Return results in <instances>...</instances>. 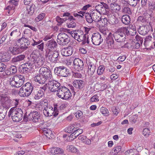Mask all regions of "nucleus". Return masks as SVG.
Returning a JSON list of instances; mask_svg holds the SVG:
<instances>
[{
	"label": "nucleus",
	"instance_id": "nucleus-50",
	"mask_svg": "<svg viewBox=\"0 0 155 155\" xmlns=\"http://www.w3.org/2000/svg\"><path fill=\"white\" fill-rule=\"evenodd\" d=\"M101 26H104L106 25H107V23L108 22V19L106 18H101L100 20V21L99 22Z\"/></svg>",
	"mask_w": 155,
	"mask_h": 155
},
{
	"label": "nucleus",
	"instance_id": "nucleus-13",
	"mask_svg": "<svg viewBox=\"0 0 155 155\" xmlns=\"http://www.w3.org/2000/svg\"><path fill=\"white\" fill-rule=\"evenodd\" d=\"M73 86L75 88V91L82 90L85 86V82L81 80H75L73 83Z\"/></svg>",
	"mask_w": 155,
	"mask_h": 155
},
{
	"label": "nucleus",
	"instance_id": "nucleus-6",
	"mask_svg": "<svg viewBox=\"0 0 155 155\" xmlns=\"http://www.w3.org/2000/svg\"><path fill=\"white\" fill-rule=\"evenodd\" d=\"M70 41V37L68 35L64 33H60L58 35L57 42L59 45H65L68 44Z\"/></svg>",
	"mask_w": 155,
	"mask_h": 155
},
{
	"label": "nucleus",
	"instance_id": "nucleus-11",
	"mask_svg": "<svg viewBox=\"0 0 155 155\" xmlns=\"http://www.w3.org/2000/svg\"><path fill=\"white\" fill-rule=\"evenodd\" d=\"M74 68L78 71L83 70L84 68L83 61L78 58H75L73 61Z\"/></svg>",
	"mask_w": 155,
	"mask_h": 155
},
{
	"label": "nucleus",
	"instance_id": "nucleus-3",
	"mask_svg": "<svg viewBox=\"0 0 155 155\" xmlns=\"http://www.w3.org/2000/svg\"><path fill=\"white\" fill-rule=\"evenodd\" d=\"M44 114L46 117H50L53 115L57 116L58 114V110L57 108L54 107V108L51 105L45 107L43 110Z\"/></svg>",
	"mask_w": 155,
	"mask_h": 155
},
{
	"label": "nucleus",
	"instance_id": "nucleus-43",
	"mask_svg": "<svg viewBox=\"0 0 155 155\" xmlns=\"http://www.w3.org/2000/svg\"><path fill=\"white\" fill-rule=\"evenodd\" d=\"M18 43L21 42H24L27 45H29L30 44V41L28 39V38H25V37H23L21 38L18 39Z\"/></svg>",
	"mask_w": 155,
	"mask_h": 155
},
{
	"label": "nucleus",
	"instance_id": "nucleus-63",
	"mask_svg": "<svg viewBox=\"0 0 155 155\" xmlns=\"http://www.w3.org/2000/svg\"><path fill=\"white\" fill-rule=\"evenodd\" d=\"M99 97L97 94L94 95L91 98L90 101L92 102L98 101H99Z\"/></svg>",
	"mask_w": 155,
	"mask_h": 155
},
{
	"label": "nucleus",
	"instance_id": "nucleus-36",
	"mask_svg": "<svg viewBox=\"0 0 155 155\" xmlns=\"http://www.w3.org/2000/svg\"><path fill=\"white\" fill-rule=\"evenodd\" d=\"M77 124H74L68 126L65 128L64 130L65 132L68 133H71L74 131V129L76 127Z\"/></svg>",
	"mask_w": 155,
	"mask_h": 155
},
{
	"label": "nucleus",
	"instance_id": "nucleus-1",
	"mask_svg": "<svg viewBox=\"0 0 155 155\" xmlns=\"http://www.w3.org/2000/svg\"><path fill=\"white\" fill-rule=\"evenodd\" d=\"M39 72V74L35 77V81L39 84H44L47 80L50 79L52 77L51 72L49 67H41Z\"/></svg>",
	"mask_w": 155,
	"mask_h": 155
},
{
	"label": "nucleus",
	"instance_id": "nucleus-62",
	"mask_svg": "<svg viewBox=\"0 0 155 155\" xmlns=\"http://www.w3.org/2000/svg\"><path fill=\"white\" fill-rule=\"evenodd\" d=\"M19 99H14L12 100V101L11 103V107L14 106V107L16 108V107L19 104Z\"/></svg>",
	"mask_w": 155,
	"mask_h": 155
},
{
	"label": "nucleus",
	"instance_id": "nucleus-28",
	"mask_svg": "<svg viewBox=\"0 0 155 155\" xmlns=\"http://www.w3.org/2000/svg\"><path fill=\"white\" fill-rule=\"evenodd\" d=\"M7 111L6 107L0 106V120H3L5 118Z\"/></svg>",
	"mask_w": 155,
	"mask_h": 155
},
{
	"label": "nucleus",
	"instance_id": "nucleus-9",
	"mask_svg": "<svg viewBox=\"0 0 155 155\" xmlns=\"http://www.w3.org/2000/svg\"><path fill=\"white\" fill-rule=\"evenodd\" d=\"M93 44L97 45H99L103 41V38L100 33H94L91 37Z\"/></svg>",
	"mask_w": 155,
	"mask_h": 155
},
{
	"label": "nucleus",
	"instance_id": "nucleus-15",
	"mask_svg": "<svg viewBox=\"0 0 155 155\" xmlns=\"http://www.w3.org/2000/svg\"><path fill=\"white\" fill-rule=\"evenodd\" d=\"M150 25L147 24L139 26L137 29V31L139 33L142 35H145L147 34L150 30Z\"/></svg>",
	"mask_w": 155,
	"mask_h": 155
},
{
	"label": "nucleus",
	"instance_id": "nucleus-18",
	"mask_svg": "<svg viewBox=\"0 0 155 155\" xmlns=\"http://www.w3.org/2000/svg\"><path fill=\"white\" fill-rule=\"evenodd\" d=\"M43 91L41 90H36L32 94L35 100H38L42 98L44 95Z\"/></svg>",
	"mask_w": 155,
	"mask_h": 155
},
{
	"label": "nucleus",
	"instance_id": "nucleus-30",
	"mask_svg": "<svg viewBox=\"0 0 155 155\" xmlns=\"http://www.w3.org/2000/svg\"><path fill=\"white\" fill-rule=\"evenodd\" d=\"M64 91H65L63 93V97L61 98L63 100H68L71 97L72 94L70 90L68 88Z\"/></svg>",
	"mask_w": 155,
	"mask_h": 155
},
{
	"label": "nucleus",
	"instance_id": "nucleus-19",
	"mask_svg": "<svg viewBox=\"0 0 155 155\" xmlns=\"http://www.w3.org/2000/svg\"><path fill=\"white\" fill-rule=\"evenodd\" d=\"M108 17V22L111 25L116 24L118 22V20L116 17L113 15L108 14L107 15Z\"/></svg>",
	"mask_w": 155,
	"mask_h": 155
},
{
	"label": "nucleus",
	"instance_id": "nucleus-26",
	"mask_svg": "<svg viewBox=\"0 0 155 155\" xmlns=\"http://www.w3.org/2000/svg\"><path fill=\"white\" fill-rule=\"evenodd\" d=\"M42 132L43 134L49 139L52 138V136H53L52 131L49 129L44 128H42Z\"/></svg>",
	"mask_w": 155,
	"mask_h": 155
},
{
	"label": "nucleus",
	"instance_id": "nucleus-51",
	"mask_svg": "<svg viewBox=\"0 0 155 155\" xmlns=\"http://www.w3.org/2000/svg\"><path fill=\"white\" fill-rule=\"evenodd\" d=\"M76 20L75 18V20L70 21L68 22L67 24V26L69 28H74L76 26Z\"/></svg>",
	"mask_w": 155,
	"mask_h": 155
},
{
	"label": "nucleus",
	"instance_id": "nucleus-60",
	"mask_svg": "<svg viewBox=\"0 0 155 155\" xmlns=\"http://www.w3.org/2000/svg\"><path fill=\"white\" fill-rule=\"evenodd\" d=\"M45 13H42L38 15V17L35 18L36 21H39L42 20L45 17Z\"/></svg>",
	"mask_w": 155,
	"mask_h": 155
},
{
	"label": "nucleus",
	"instance_id": "nucleus-25",
	"mask_svg": "<svg viewBox=\"0 0 155 155\" xmlns=\"http://www.w3.org/2000/svg\"><path fill=\"white\" fill-rule=\"evenodd\" d=\"M61 17H65V20L67 21L68 22L70 21L75 20V18H74L73 16L71 15V14L68 12H65L61 16Z\"/></svg>",
	"mask_w": 155,
	"mask_h": 155
},
{
	"label": "nucleus",
	"instance_id": "nucleus-34",
	"mask_svg": "<svg viewBox=\"0 0 155 155\" xmlns=\"http://www.w3.org/2000/svg\"><path fill=\"white\" fill-rule=\"evenodd\" d=\"M20 49L19 48L15 47L9 48V50L11 53L14 55H17L22 52Z\"/></svg>",
	"mask_w": 155,
	"mask_h": 155
},
{
	"label": "nucleus",
	"instance_id": "nucleus-45",
	"mask_svg": "<svg viewBox=\"0 0 155 155\" xmlns=\"http://www.w3.org/2000/svg\"><path fill=\"white\" fill-rule=\"evenodd\" d=\"M100 112L105 116H108L109 114V111L106 108L102 107L100 109Z\"/></svg>",
	"mask_w": 155,
	"mask_h": 155
},
{
	"label": "nucleus",
	"instance_id": "nucleus-32",
	"mask_svg": "<svg viewBox=\"0 0 155 155\" xmlns=\"http://www.w3.org/2000/svg\"><path fill=\"white\" fill-rule=\"evenodd\" d=\"M17 71V68L15 66H11L10 67L8 70L6 72L7 75H11L15 74Z\"/></svg>",
	"mask_w": 155,
	"mask_h": 155
},
{
	"label": "nucleus",
	"instance_id": "nucleus-17",
	"mask_svg": "<svg viewBox=\"0 0 155 155\" xmlns=\"http://www.w3.org/2000/svg\"><path fill=\"white\" fill-rule=\"evenodd\" d=\"M93 20L95 22H98L100 21L101 18V15L98 13L97 10H94L90 13Z\"/></svg>",
	"mask_w": 155,
	"mask_h": 155
},
{
	"label": "nucleus",
	"instance_id": "nucleus-44",
	"mask_svg": "<svg viewBox=\"0 0 155 155\" xmlns=\"http://www.w3.org/2000/svg\"><path fill=\"white\" fill-rule=\"evenodd\" d=\"M19 43H20V45L19 48L20 49V50H21V51L22 52L26 50L28 48V45H27L24 42H23L21 41Z\"/></svg>",
	"mask_w": 155,
	"mask_h": 155
},
{
	"label": "nucleus",
	"instance_id": "nucleus-2",
	"mask_svg": "<svg viewBox=\"0 0 155 155\" xmlns=\"http://www.w3.org/2000/svg\"><path fill=\"white\" fill-rule=\"evenodd\" d=\"M28 58L33 64H34L37 67H41L45 62V59L41 58L38 52L36 51H33Z\"/></svg>",
	"mask_w": 155,
	"mask_h": 155
},
{
	"label": "nucleus",
	"instance_id": "nucleus-16",
	"mask_svg": "<svg viewBox=\"0 0 155 155\" xmlns=\"http://www.w3.org/2000/svg\"><path fill=\"white\" fill-rule=\"evenodd\" d=\"M57 43L54 39H52L48 41L46 43L47 48L46 50V52L49 53V52L52 51V50L57 47Z\"/></svg>",
	"mask_w": 155,
	"mask_h": 155
},
{
	"label": "nucleus",
	"instance_id": "nucleus-29",
	"mask_svg": "<svg viewBox=\"0 0 155 155\" xmlns=\"http://www.w3.org/2000/svg\"><path fill=\"white\" fill-rule=\"evenodd\" d=\"M50 152L53 154H62L63 151L61 149L58 147H52L51 148Z\"/></svg>",
	"mask_w": 155,
	"mask_h": 155
},
{
	"label": "nucleus",
	"instance_id": "nucleus-41",
	"mask_svg": "<svg viewBox=\"0 0 155 155\" xmlns=\"http://www.w3.org/2000/svg\"><path fill=\"white\" fill-rule=\"evenodd\" d=\"M17 76H18V78H19V83H18V84L17 85L18 86V87H21L24 84L25 81V78L24 76L21 75H18Z\"/></svg>",
	"mask_w": 155,
	"mask_h": 155
},
{
	"label": "nucleus",
	"instance_id": "nucleus-49",
	"mask_svg": "<svg viewBox=\"0 0 155 155\" xmlns=\"http://www.w3.org/2000/svg\"><path fill=\"white\" fill-rule=\"evenodd\" d=\"M121 146H117L113 148L111 152L113 155L119 153L121 150Z\"/></svg>",
	"mask_w": 155,
	"mask_h": 155
},
{
	"label": "nucleus",
	"instance_id": "nucleus-4",
	"mask_svg": "<svg viewBox=\"0 0 155 155\" xmlns=\"http://www.w3.org/2000/svg\"><path fill=\"white\" fill-rule=\"evenodd\" d=\"M54 71L55 73L59 76L66 77L70 75L69 70L63 66L56 67Z\"/></svg>",
	"mask_w": 155,
	"mask_h": 155
},
{
	"label": "nucleus",
	"instance_id": "nucleus-31",
	"mask_svg": "<svg viewBox=\"0 0 155 155\" xmlns=\"http://www.w3.org/2000/svg\"><path fill=\"white\" fill-rule=\"evenodd\" d=\"M18 94L21 97H28L29 96V94H28L26 89H25L24 87H23V86L20 88L18 92Z\"/></svg>",
	"mask_w": 155,
	"mask_h": 155
},
{
	"label": "nucleus",
	"instance_id": "nucleus-59",
	"mask_svg": "<svg viewBox=\"0 0 155 155\" xmlns=\"http://www.w3.org/2000/svg\"><path fill=\"white\" fill-rule=\"evenodd\" d=\"M150 132V130L147 128H146L143 129L142 131V134L146 137L149 136V134Z\"/></svg>",
	"mask_w": 155,
	"mask_h": 155
},
{
	"label": "nucleus",
	"instance_id": "nucleus-33",
	"mask_svg": "<svg viewBox=\"0 0 155 155\" xmlns=\"http://www.w3.org/2000/svg\"><path fill=\"white\" fill-rule=\"evenodd\" d=\"M35 8V5L34 4H32L30 5H28L26 7L27 11L28 12V14L30 15H32L34 13Z\"/></svg>",
	"mask_w": 155,
	"mask_h": 155
},
{
	"label": "nucleus",
	"instance_id": "nucleus-8",
	"mask_svg": "<svg viewBox=\"0 0 155 155\" xmlns=\"http://www.w3.org/2000/svg\"><path fill=\"white\" fill-rule=\"evenodd\" d=\"M132 30L133 31V33L135 34L136 32V30L134 28L133 29H130V31H128L127 28L125 27H122L118 29L117 31L120 35H122L124 38L126 37V35L128 36L129 35H134L133 34L132 35L131 33Z\"/></svg>",
	"mask_w": 155,
	"mask_h": 155
},
{
	"label": "nucleus",
	"instance_id": "nucleus-58",
	"mask_svg": "<svg viewBox=\"0 0 155 155\" xmlns=\"http://www.w3.org/2000/svg\"><path fill=\"white\" fill-rule=\"evenodd\" d=\"M67 148L70 151L73 153H76L78 151V149L73 146H68Z\"/></svg>",
	"mask_w": 155,
	"mask_h": 155
},
{
	"label": "nucleus",
	"instance_id": "nucleus-14",
	"mask_svg": "<svg viewBox=\"0 0 155 155\" xmlns=\"http://www.w3.org/2000/svg\"><path fill=\"white\" fill-rule=\"evenodd\" d=\"M29 120L34 122H39L41 120L40 115L38 112L35 110L31 112L29 114Z\"/></svg>",
	"mask_w": 155,
	"mask_h": 155
},
{
	"label": "nucleus",
	"instance_id": "nucleus-21",
	"mask_svg": "<svg viewBox=\"0 0 155 155\" xmlns=\"http://www.w3.org/2000/svg\"><path fill=\"white\" fill-rule=\"evenodd\" d=\"M34 87V85L29 82H27L23 85V87H24L28 94H29V95L32 92Z\"/></svg>",
	"mask_w": 155,
	"mask_h": 155
},
{
	"label": "nucleus",
	"instance_id": "nucleus-47",
	"mask_svg": "<svg viewBox=\"0 0 155 155\" xmlns=\"http://www.w3.org/2000/svg\"><path fill=\"white\" fill-rule=\"evenodd\" d=\"M39 104L41 105L42 106H43L44 107H47L49 105L48 104V101L46 98L41 99L40 101Z\"/></svg>",
	"mask_w": 155,
	"mask_h": 155
},
{
	"label": "nucleus",
	"instance_id": "nucleus-5",
	"mask_svg": "<svg viewBox=\"0 0 155 155\" xmlns=\"http://www.w3.org/2000/svg\"><path fill=\"white\" fill-rule=\"evenodd\" d=\"M45 53V56L48 57L49 60L51 62L56 63L58 62L60 59L59 53L57 51H54Z\"/></svg>",
	"mask_w": 155,
	"mask_h": 155
},
{
	"label": "nucleus",
	"instance_id": "nucleus-42",
	"mask_svg": "<svg viewBox=\"0 0 155 155\" xmlns=\"http://www.w3.org/2000/svg\"><path fill=\"white\" fill-rule=\"evenodd\" d=\"M84 16L87 21L89 23H91L94 21L90 13L86 12L84 14Z\"/></svg>",
	"mask_w": 155,
	"mask_h": 155
},
{
	"label": "nucleus",
	"instance_id": "nucleus-56",
	"mask_svg": "<svg viewBox=\"0 0 155 155\" xmlns=\"http://www.w3.org/2000/svg\"><path fill=\"white\" fill-rule=\"evenodd\" d=\"M10 57L9 56L4 55L0 58V61L2 62H5L10 60Z\"/></svg>",
	"mask_w": 155,
	"mask_h": 155
},
{
	"label": "nucleus",
	"instance_id": "nucleus-20",
	"mask_svg": "<svg viewBox=\"0 0 155 155\" xmlns=\"http://www.w3.org/2000/svg\"><path fill=\"white\" fill-rule=\"evenodd\" d=\"M73 51L72 48L71 47H68L62 50L61 54L65 56H70L72 54Z\"/></svg>",
	"mask_w": 155,
	"mask_h": 155
},
{
	"label": "nucleus",
	"instance_id": "nucleus-39",
	"mask_svg": "<svg viewBox=\"0 0 155 155\" xmlns=\"http://www.w3.org/2000/svg\"><path fill=\"white\" fill-rule=\"evenodd\" d=\"M121 11L124 14L127 15H131L132 13L130 8L127 6L123 7L122 8Z\"/></svg>",
	"mask_w": 155,
	"mask_h": 155
},
{
	"label": "nucleus",
	"instance_id": "nucleus-55",
	"mask_svg": "<svg viewBox=\"0 0 155 155\" xmlns=\"http://www.w3.org/2000/svg\"><path fill=\"white\" fill-rule=\"evenodd\" d=\"M138 117V115L136 114L134 115L130 118V121L132 124H135L137 121Z\"/></svg>",
	"mask_w": 155,
	"mask_h": 155
},
{
	"label": "nucleus",
	"instance_id": "nucleus-12",
	"mask_svg": "<svg viewBox=\"0 0 155 155\" xmlns=\"http://www.w3.org/2000/svg\"><path fill=\"white\" fill-rule=\"evenodd\" d=\"M48 84L49 89L52 92L57 91L61 86L59 83L54 80L49 81Z\"/></svg>",
	"mask_w": 155,
	"mask_h": 155
},
{
	"label": "nucleus",
	"instance_id": "nucleus-10",
	"mask_svg": "<svg viewBox=\"0 0 155 155\" xmlns=\"http://www.w3.org/2000/svg\"><path fill=\"white\" fill-rule=\"evenodd\" d=\"M15 122H18L21 120L23 117L22 110L18 108H15L14 109Z\"/></svg>",
	"mask_w": 155,
	"mask_h": 155
},
{
	"label": "nucleus",
	"instance_id": "nucleus-48",
	"mask_svg": "<svg viewBox=\"0 0 155 155\" xmlns=\"http://www.w3.org/2000/svg\"><path fill=\"white\" fill-rule=\"evenodd\" d=\"M148 9L149 10L153 12L155 10V2H149L148 3Z\"/></svg>",
	"mask_w": 155,
	"mask_h": 155
},
{
	"label": "nucleus",
	"instance_id": "nucleus-22",
	"mask_svg": "<svg viewBox=\"0 0 155 155\" xmlns=\"http://www.w3.org/2000/svg\"><path fill=\"white\" fill-rule=\"evenodd\" d=\"M137 21L143 23L150 25V26L152 27V22L150 21L149 19L147 18L146 17L145 18L143 16H139L138 18Z\"/></svg>",
	"mask_w": 155,
	"mask_h": 155
},
{
	"label": "nucleus",
	"instance_id": "nucleus-38",
	"mask_svg": "<svg viewBox=\"0 0 155 155\" xmlns=\"http://www.w3.org/2000/svg\"><path fill=\"white\" fill-rule=\"evenodd\" d=\"M102 6V4H101L95 6L96 10H97V12H99L100 14V13L104 14L107 12L106 10L104 9L103 6Z\"/></svg>",
	"mask_w": 155,
	"mask_h": 155
},
{
	"label": "nucleus",
	"instance_id": "nucleus-57",
	"mask_svg": "<svg viewBox=\"0 0 155 155\" xmlns=\"http://www.w3.org/2000/svg\"><path fill=\"white\" fill-rule=\"evenodd\" d=\"M74 130V133H75L74 134H75V135H76L77 137L83 132V130L82 129H79L76 127Z\"/></svg>",
	"mask_w": 155,
	"mask_h": 155
},
{
	"label": "nucleus",
	"instance_id": "nucleus-27",
	"mask_svg": "<svg viewBox=\"0 0 155 155\" xmlns=\"http://www.w3.org/2000/svg\"><path fill=\"white\" fill-rule=\"evenodd\" d=\"M67 89V87L65 86H61L58 89L57 91L56 95L59 98L63 97V93L65 92V89Z\"/></svg>",
	"mask_w": 155,
	"mask_h": 155
},
{
	"label": "nucleus",
	"instance_id": "nucleus-37",
	"mask_svg": "<svg viewBox=\"0 0 155 155\" xmlns=\"http://www.w3.org/2000/svg\"><path fill=\"white\" fill-rule=\"evenodd\" d=\"M25 58V55L24 54L20 55L13 58L12 60V61L14 63L23 60Z\"/></svg>",
	"mask_w": 155,
	"mask_h": 155
},
{
	"label": "nucleus",
	"instance_id": "nucleus-64",
	"mask_svg": "<svg viewBox=\"0 0 155 155\" xmlns=\"http://www.w3.org/2000/svg\"><path fill=\"white\" fill-rule=\"evenodd\" d=\"M63 18H61L60 16H57L56 18V21L58 23L61 24L64 21H65V17Z\"/></svg>",
	"mask_w": 155,
	"mask_h": 155
},
{
	"label": "nucleus",
	"instance_id": "nucleus-7",
	"mask_svg": "<svg viewBox=\"0 0 155 155\" xmlns=\"http://www.w3.org/2000/svg\"><path fill=\"white\" fill-rule=\"evenodd\" d=\"M0 101L2 105V106L7 108H9L11 107L12 100L10 99V97L8 96L6 94L0 95Z\"/></svg>",
	"mask_w": 155,
	"mask_h": 155
},
{
	"label": "nucleus",
	"instance_id": "nucleus-54",
	"mask_svg": "<svg viewBox=\"0 0 155 155\" xmlns=\"http://www.w3.org/2000/svg\"><path fill=\"white\" fill-rule=\"evenodd\" d=\"M74 115L78 119H81L82 118L83 114L82 111L80 110H78L75 113Z\"/></svg>",
	"mask_w": 155,
	"mask_h": 155
},
{
	"label": "nucleus",
	"instance_id": "nucleus-40",
	"mask_svg": "<svg viewBox=\"0 0 155 155\" xmlns=\"http://www.w3.org/2000/svg\"><path fill=\"white\" fill-rule=\"evenodd\" d=\"M22 66L25 67L26 68H27V69H28V70H29L30 71H31V69L33 67V64L32 63L30 62V61L29 60L27 62L23 64Z\"/></svg>",
	"mask_w": 155,
	"mask_h": 155
},
{
	"label": "nucleus",
	"instance_id": "nucleus-23",
	"mask_svg": "<svg viewBox=\"0 0 155 155\" xmlns=\"http://www.w3.org/2000/svg\"><path fill=\"white\" fill-rule=\"evenodd\" d=\"M114 38L117 42H123L125 41L126 38H124L122 35H120L117 31L114 33Z\"/></svg>",
	"mask_w": 155,
	"mask_h": 155
},
{
	"label": "nucleus",
	"instance_id": "nucleus-61",
	"mask_svg": "<svg viewBox=\"0 0 155 155\" xmlns=\"http://www.w3.org/2000/svg\"><path fill=\"white\" fill-rule=\"evenodd\" d=\"M104 66L103 65H101L98 68L97 70V74L98 75H101L103 73L104 68H103Z\"/></svg>",
	"mask_w": 155,
	"mask_h": 155
},
{
	"label": "nucleus",
	"instance_id": "nucleus-53",
	"mask_svg": "<svg viewBox=\"0 0 155 155\" xmlns=\"http://www.w3.org/2000/svg\"><path fill=\"white\" fill-rule=\"evenodd\" d=\"M14 107H12L9 110L8 114V116L10 117L11 116V117L12 120L15 122V117L14 115Z\"/></svg>",
	"mask_w": 155,
	"mask_h": 155
},
{
	"label": "nucleus",
	"instance_id": "nucleus-46",
	"mask_svg": "<svg viewBox=\"0 0 155 155\" xmlns=\"http://www.w3.org/2000/svg\"><path fill=\"white\" fill-rule=\"evenodd\" d=\"M152 38L151 36L149 35L147 36L145 38L144 45L146 47H147V45H149L150 42L152 40Z\"/></svg>",
	"mask_w": 155,
	"mask_h": 155
},
{
	"label": "nucleus",
	"instance_id": "nucleus-24",
	"mask_svg": "<svg viewBox=\"0 0 155 155\" xmlns=\"http://www.w3.org/2000/svg\"><path fill=\"white\" fill-rule=\"evenodd\" d=\"M121 21L123 24L126 25H129L130 23V17L128 15H124L121 17Z\"/></svg>",
	"mask_w": 155,
	"mask_h": 155
},
{
	"label": "nucleus",
	"instance_id": "nucleus-52",
	"mask_svg": "<svg viewBox=\"0 0 155 155\" xmlns=\"http://www.w3.org/2000/svg\"><path fill=\"white\" fill-rule=\"evenodd\" d=\"M88 68V74L90 75L91 76L94 73V72L95 71V66H93L92 67H91L89 68Z\"/></svg>",
	"mask_w": 155,
	"mask_h": 155
},
{
	"label": "nucleus",
	"instance_id": "nucleus-35",
	"mask_svg": "<svg viewBox=\"0 0 155 155\" xmlns=\"http://www.w3.org/2000/svg\"><path fill=\"white\" fill-rule=\"evenodd\" d=\"M113 38H114V34H112L111 33H110L106 38L107 43L110 45H113L114 43Z\"/></svg>",
	"mask_w": 155,
	"mask_h": 155
}]
</instances>
